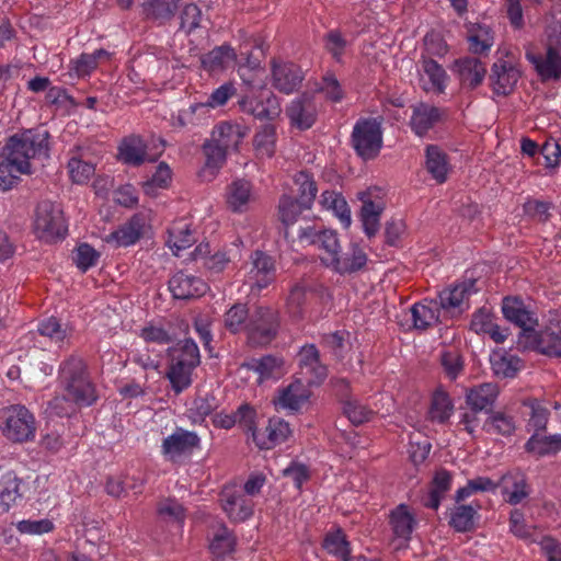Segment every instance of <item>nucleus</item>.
Returning <instances> with one entry per match:
<instances>
[{
  "label": "nucleus",
  "mask_w": 561,
  "mask_h": 561,
  "mask_svg": "<svg viewBox=\"0 0 561 561\" xmlns=\"http://www.w3.org/2000/svg\"><path fill=\"white\" fill-rule=\"evenodd\" d=\"M49 133L43 128L25 129L9 137L3 147L2 158H7L18 170L32 173L31 161L48 156Z\"/></svg>",
  "instance_id": "obj_1"
},
{
  "label": "nucleus",
  "mask_w": 561,
  "mask_h": 561,
  "mask_svg": "<svg viewBox=\"0 0 561 561\" xmlns=\"http://www.w3.org/2000/svg\"><path fill=\"white\" fill-rule=\"evenodd\" d=\"M59 378L65 400L79 407H89L96 401L95 387L81 357L72 355L65 360L60 365Z\"/></svg>",
  "instance_id": "obj_2"
},
{
  "label": "nucleus",
  "mask_w": 561,
  "mask_h": 561,
  "mask_svg": "<svg viewBox=\"0 0 561 561\" xmlns=\"http://www.w3.org/2000/svg\"><path fill=\"white\" fill-rule=\"evenodd\" d=\"M280 313L271 306H255L247 325V343L252 347H266L278 335Z\"/></svg>",
  "instance_id": "obj_3"
},
{
  "label": "nucleus",
  "mask_w": 561,
  "mask_h": 561,
  "mask_svg": "<svg viewBox=\"0 0 561 561\" xmlns=\"http://www.w3.org/2000/svg\"><path fill=\"white\" fill-rule=\"evenodd\" d=\"M67 224L59 205L50 201H42L37 204L33 231L35 236L47 243L64 239L67 234Z\"/></svg>",
  "instance_id": "obj_4"
},
{
  "label": "nucleus",
  "mask_w": 561,
  "mask_h": 561,
  "mask_svg": "<svg viewBox=\"0 0 561 561\" xmlns=\"http://www.w3.org/2000/svg\"><path fill=\"white\" fill-rule=\"evenodd\" d=\"M351 145L363 160L375 159L382 148V128L377 118H359L351 135Z\"/></svg>",
  "instance_id": "obj_5"
},
{
  "label": "nucleus",
  "mask_w": 561,
  "mask_h": 561,
  "mask_svg": "<svg viewBox=\"0 0 561 561\" xmlns=\"http://www.w3.org/2000/svg\"><path fill=\"white\" fill-rule=\"evenodd\" d=\"M3 434L14 443L33 440L36 432L34 415L20 404L10 405L2 411Z\"/></svg>",
  "instance_id": "obj_6"
},
{
  "label": "nucleus",
  "mask_w": 561,
  "mask_h": 561,
  "mask_svg": "<svg viewBox=\"0 0 561 561\" xmlns=\"http://www.w3.org/2000/svg\"><path fill=\"white\" fill-rule=\"evenodd\" d=\"M238 104L242 112L260 121H273L282 113L277 96L265 90L263 85H260L254 93H244Z\"/></svg>",
  "instance_id": "obj_7"
},
{
  "label": "nucleus",
  "mask_w": 561,
  "mask_h": 561,
  "mask_svg": "<svg viewBox=\"0 0 561 561\" xmlns=\"http://www.w3.org/2000/svg\"><path fill=\"white\" fill-rule=\"evenodd\" d=\"M520 71L514 56H501L491 67L490 85L494 94L506 96L513 92L518 80Z\"/></svg>",
  "instance_id": "obj_8"
},
{
  "label": "nucleus",
  "mask_w": 561,
  "mask_h": 561,
  "mask_svg": "<svg viewBox=\"0 0 561 561\" xmlns=\"http://www.w3.org/2000/svg\"><path fill=\"white\" fill-rule=\"evenodd\" d=\"M319 106L316 96L311 93H302L293 99L286 106L285 114L293 127L306 130L317 122Z\"/></svg>",
  "instance_id": "obj_9"
},
{
  "label": "nucleus",
  "mask_w": 561,
  "mask_h": 561,
  "mask_svg": "<svg viewBox=\"0 0 561 561\" xmlns=\"http://www.w3.org/2000/svg\"><path fill=\"white\" fill-rule=\"evenodd\" d=\"M473 287L474 280H465L439 291L436 300L440 312L447 317H455L467 310Z\"/></svg>",
  "instance_id": "obj_10"
},
{
  "label": "nucleus",
  "mask_w": 561,
  "mask_h": 561,
  "mask_svg": "<svg viewBox=\"0 0 561 561\" xmlns=\"http://www.w3.org/2000/svg\"><path fill=\"white\" fill-rule=\"evenodd\" d=\"M201 447V438L195 432L176 427V430L167 436L161 444V454L171 461L176 462L183 456L191 455L194 449Z\"/></svg>",
  "instance_id": "obj_11"
},
{
  "label": "nucleus",
  "mask_w": 561,
  "mask_h": 561,
  "mask_svg": "<svg viewBox=\"0 0 561 561\" xmlns=\"http://www.w3.org/2000/svg\"><path fill=\"white\" fill-rule=\"evenodd\" d=\"M299 375L309 386H320L328 377V367L320 357V352L314 344H306L297 354Z\"/></svg>",
  "instance_id": "obj_12"
},
{
  "label": "nucleus",
  "mask_w": 561,
  "mask_h": 561,
  "mask_svg": "<svg viewBox=\"0 0 561 561\" xmlns=\"http://www.w3.org/2000/svg\"><path fill=\"white\" fill-rule=\"evenodd\" d=\"M220 504L232 522H244L253 514L254 503L242 490L225 486L220 493Z\"/></svg>",
  "instance_id": "obj_13"
},
{
  "label": "nucleus",
  "mask_w": 561,
  "mask_h": 561,
  "mask_svg": "<svg viewBox=\"0 0 561 561\" xmlns=\"http://www.w3.org/2000/svg\"><path fill=\"white\" fill-rule=\"evenodd\" d=\"M502 312L507 321L519 327L524 333H533L538 325L537 314L519 297L503 298Z\"/></svg>",
  "instance_id": "obj_14"
},
{
  "label": "nucleus",
  "mask_w": 561,
  "mask_h": 561,
  "mask_svg": "<svg viewBox=\"0 0 561 561\" xmlns=\"http://www.w3.org/2000/svg\"><path fill=\"white\" fill-rule=\"evenodd\" d=\"M367 261L365 251L357 243H351L346 252L340 249L333 256L330 255L325 266L340 275H346L363 270Z\"/></svg>",
  "instance_id": "obj_15"
},
{
  "label": "nucleus",
  "mask_w": 561,
  "mask_h": 561,
  "mask_svg": "<svg viewBox=\"0 0 561 561\" xmlns=\"http://www.w3.org/2000/svg\"><path fill=\"white\" fill-rule=\"evenodd\" d=\"M310 386L301 379H296L288 386L278 391L273 400L277 410H287L291 412L299 411L306 405L311 397Z\"/></svg>",
  "instance_id": "obj_16"
},
{
  "label": "nucleus",
  "mask_w": 561,
  "mask_h": 561,
  "mask_svg": "<svg viewBox=\"0 0 561 561\" xmlns=\"http://www.w3.org/2000/svg\"><path fill=\"white\" fill-rule=\"evenodd\" d=\"M169 290L174 299L190 300L203 296L207 290V284L193 274L180 271L169 279Z\"/></svg>",
  "instance_id": "obj_17"
},
{
  "label": "nucleus",
  "mask_w": 561,
  "mask_h": 561,
  "mask_svg": "<svg viewBox=\"0 0 561 561\" xmlns=\"http://www.w3.org/2000/svg\"><path fill=\"white\" fill-rule=\"evenodd\" d=\"M299 238L308 244L318 247L323 265L329 262L330 255L333 256L339 252L341 247L336 231L330 229L317 230L313 227H307L300 230Z\"/></svg>",
  "instance_id": "obj_18"
},
{
  "label": "nucleus",
  "mask_w": 561,
  "mask_h": 561,
  "mask_svg": "<svg viewBox=\"0 0 561 561\" xmlns=\"http://www.w3.org/2000/svg\"><path fill=\"white\" fill-rule=\"evenodd\" d=\"M389 526L393 540L399 541L401 546L411 540L417 519L407 504H399L389 513Z\"/></svg>",
  "instance_id": "obj_19"
},
{
  "label": "nucleus",
  "mask_w": 561,
  "mask_h": 561,
  "mask_svg": "<svg viewBox=\"0 0 561 561\" xmlns=\"http://www.w3.org/2000/svg\"><path fill=\"white\" fill-rule=\"evenodd\" d=\"M304 80V72L293 62L272 61V85L279 92L290 94Z\"/></svg>",
  "instance_id": "obj_20"
},
{
  "label": "nucleus",
  "mask_w": 561,
  "mask_h": 561,
  "mask_svg": "<svg viewBox=\"0 0 561 561\" xmlns=\"http://www.w3.org/2000/svg\"><path fill=\"white\" fill-rule=\"evenodd\" d=\"M251 268L247 274V283L251 289L262 290L275 279V265L271 256L255 251L251 256Z\"/></svg>",
  "instance_id": "obj_21"
},
{
  "label": "nucleus",
  "mask_w": 561,
  "mask_h": 561,
  "mask_svg": "<svg viewBox=\"0 0 561 561\" xmlns=\"http://www.w3.org/2000/svg\"><path fill=\"white\" fill-rule=\"evenodd\" d=\"M497 483H500L499 488H501L504 501L511 505L520 504L531 492L527 477L520 471H511L503 474Z\"/></svg>",
  "instance_id": "obj_22"
},
{
  "label": "nucleus",
  "mask_w": 561,
  "mask_h": 561,
  "mask_svg": "<svg viewBox=\"0 0 561 561\" xmlns=\"http://www.w3.org/2000/svg\"><path fill=\"white\" fill-rule=\"evenodd\" d=\"M145 225V216L135 214L127 222L106 236L104 240L115 248L133 245L141 238Z\"/></svg>",
  "instance_id": "obj_23"
},
{
  "label": "nucleus",
  "mask_w": 561,
  "mask_h": 561,
  "mask_svg": "<svg viewBox=\"0 0 561 561\" xmlns=\"http://www.w3.org/2000/svg\"><path fill=\"white\" fill-rule=\"evenodd\" d=\"M526 58L542 81L561 78V53L559 50L547 48L546 55L529 50L526 53Z\"/></svg>",
  "instance_id": "obj_24"
},
{
  "label": "nucleus",
  "mask_w": 561,
  "mask_h": 561,
  "mask_svg": "<svg viewBox=\"0 0 561 561\" xmlns=\"http://www.w3.org/2000/svg\"><path fill=\"white\" fill-rule=\"evenodd\" d=\"M448 79L447 72L437 61L431 58H424L422 60L420 84L425 92L435 94L444 93Z\"/></svg>",
  "instance_id": "obj_25"
},
{
  "label": "nucleus",
  "mask_w": 561,
  "mask_h": 561,
  "mask_svg": "<svg viewBox=\"0 0 561 561\" xmlns=\"http://www.w3.org/2000/svg\"><path fill=\"white\" fill-rule=\"evenodd\" d=\"M454 71L457 73L460 83L469 89L479 87L486 75L485 65L476 57H465L454 62Z\"/></svg>",
  "instance_id": "obj_26"
},
{
  "label": "nucleus",
  "mask_w": 561,
  "mask_h": 561,
  "mask_svg": "<svg viewBox=\"0 0 561 561\" xmlns=\"http://www.w3.org/2000/svg\"><path fill=\"white\" fill-rule=\"evenodd\" d=\"M249 128L236 122H221L215 126L211 140L226 150H237Z\"/></svg>",
  "instance_id": "obj_27"
},
{
  "label": "nucleus",
  "mask_w": 561,
  "mask_h": 561,
  "mask_svg": "<svg viewBox=\"0 0 561 561\" xmlns=\"http://www.w3.org/2000/svg\"><path fill=\"white\" fill-rule=\"evenodd\" d=\"M443 117V111L427 103H419L413 106L410 125L417 136H424Z\"/></svg>",
  "instance_id": "obj_28"
},
{
  "label": "nucleus",
  "mask_w": 561,
  "mask_h": 561,
  "mask_svg": "<svg viewBox=\"0 0 561 561\" xmlns=\"http://www.w3.org/2000/svg\"><path fill=\"white\" fill-rule=\"evenodd\" d=\"M412 328L425 331L439 322L440 310L437 300L424 299L414 304L411 309Z\"/></svg>",
  "instance_id": "obj_29"
},
{
  "label": "nucleus",
  "mask_w": 561,
  "mask_h": 561,
  "mask_svg": "<svg viewBox=\"0 0 561 561\" xmlns=\"http://www.w3.org/2000/svg\"><path fill=\"white\" fill-rule=\"evenodd\" d=\"M254 201L252 185L245 180H236L227 186L226 203L228 208L234 213H244Z\"/></svg>",
  "instance_id": "obj_30"
},
{
  "label": "nucleus",
  "mask_w": 561,
  "mask_h": 561,
  "mask_svg": "<svg viewBox=\"0 0 561 561\" xmlns=\"http://www.w3.org/2000/svg\"><path fill=\"white\" fill-rule=\"evenodd\" d=\"M21 484L14 471L0 468V513H7L22 496Z\"/></svg>",
  "instance_id": "obj_31"
},
{
  "label": "nucleus",
  "mask_w": 561,
  "mask_h": 561,
  "mask_svg": "<svg viewBox=\"0 0 561 561\" xmlns=\"http://www.w3.org/2000/svg\"><path fill=\"white\" fill-rule=\"evenodd\" d=\"M196 241L191 225L185 219H180L168 229L167 245L174 255L179 256L180 252L190 248Z\"/></svg>",
  "instance_id": "obj_32"
},
{
  "label": "nucleus",
  "mask_w": 561,
  "mask_h": 561,
  "mask_svg": "<svg viewBox=\"0 0 561 561\" xmlns=\"http://www.w3.org/2000/svg\"><path fill=\"white\" fill-rule=\"evenodd\" d=\"M535 345L539 353L561 357V325L551 324L535 335Z\"/></svg>",
  "instance_id": "obj_33"
},
{
  "label": "nucleus",
  "mask_w": 561,
  "mask_h": 561,
  "mask_svg": "<svg viewBox=\"0 0 561 561\" xmlns=\"http://www.w3.org/2000/svg\"><path fill=\"white\" fill-rule=\"evenodd\" d=\"M111 54L103 49H96L91 54L83 53L77 58L70 60L69 72L70 77L85 78L89 77L99 65L101 59H108Z\"/></svg>",
  "instance_id": "obj_34"
},
{
  "label": "nucleus",
  "mask_w": 561,
  "mask_h": 561,
  "mask_svg": "<svg viewBox=\"0 0 561 561\" xmlns=\"http://www.w3.org/2000/svg\"><path fill=\"white\" fill-rule=\"evenodd\" d=\"M499 387L486 382L471 388L466 396V402L473 412H479L492 407L499 396Z\"/></svg>",
  "instance_id": "obj_35"
},
{
  "label": "nucleus",
  "mask_w": 561,
  "mask_h": 561,
  "mask_svg": "<svg viewBox=\"0 0 561 561\" xmlns=\"http://www.w3.org/2000/svg\"><path fill=\"white\" fill-rule=\"evenodd\" d=\"M425 167L432 178L439 184L446 182L449 164L446 153L437 146L431 145L425 151Z\"/></svg>",
  "instance_id": "obj_36"
},
{
  "label": "nucleus",
  "mask_w": 561,
  "mask_h": 561,
  "mask_svg": "<svg viewBox=\"0 0 561 561\" xmlns=\"http://www.w3.org/2000/svg\"><path fill=\"white\" fill-rule=\"evenodd\" d=\"M482 428L490 435L508 437L516 430V421L512 414L505 411H494L486 417Z\"/></svg>",
  "instance_id": "obj_37"
},
{
  "label": "nucleus",
  "mask_w": 561,
  "mask_h": 561,
  "mask_svg": "<svg viewBox=\"0 0 561 561\" xmlns=\"http://www.w3.org/2000/svg\"><path fill=\"white\" fill-rule=\"evenodd\" d=\"M525 450L537 457L554 455L561 450V434L542 436L534 433L526 442Z\"/></svg>",
  "instance_id": "obj_38"
},
{
  "label": "nucleus",
  "mask_w": 561,
  "mask_h": 561,
  "mask_svg": "<svg viewBox=\"0 0 561 561\" xmlns=\"http://www.w3.org/2000/svg\"><path fill=\"white\" fill-rule=\"evenodd\" d=\"M451 481L453 476L447 470H438L434 476L428 494L423 500V505L432 510H437L446 492L449 491Z\"/></svg>",
  "instance_id": "obj_39"
},
{
  "label": "nucleus",
  "mask_w": 561,
  "mask_h": 561,
  "mask_svg": "<svg viewBox=\"0 0 561 561\" xmlns=\"http://www.w3.org/2000/svg\"><path fill=\"white\" fill-rule=\"evenodd\" d=\"M180 0H147L142 3V12L146 19L164 24L170 21Z\"/></svg>",
  "instance_id": "obj_40"
},
{
  "label": "nucleus",
  "mask_w": 561,
  "mask_h": 561,
  "mask_svg": "<svg viewBox=\"0 0 561 561\" xmlns=\"http://www.w3.org/2000/svg\"><path fill=\"white\" fill-rule=\"evenodd\" d=\"M234 87L231 83H225L217 88L207 99L206 102L192 104L187 111L183 112V116L194 115L196 113L206 114L209 108L225 105L233 95Z\"/></svg>",
  "instance_id": "obj_41"
},
{
  "label": "nucleus",
  "mask_w": 561,
  "mask_h": 561,
  "mask_svg": "<svg viewBox=\"0 0 561 561\" xmlns=\"http://www.w3.org/2000/svg\"><path fill=\"white\" fill-rule=\"evenodd\" d=\"M237 54L229 45L215 47L202 57V65L209 71L224 70L234 64Z\"/></svg>",
  "instance_id": "obj_42"
},
{
  "label": "nucleus",
  "mask_w": 561,
  "mask_h": 561,
  "mask_svg": "<svg viewBox=\"0 0 561 561\" xmlns=\"http://www.w3.org/2000/svg\"><path fill=\"white\" fill-rule=\"evenodd\" d=\"M491 365L494 374L502 378H513L523 368L522 359L508 352H494Z\"/></svg>",
  "instance_id": "obj_43"
},
{
  "label": "nucleus",
  "mask_w": 561,
  "mask_h": 561,
  "mask_svg": "<svg viewBox=\"0 0 561 561\" xmlns=\"http://www.w3.org/2000/svg\"><path fill=\"white\" fill-rule=\"evenodd\" d=\"M70 153L68 171L72 182L77 184L87 183L94 175V164L83 160V153L80 147L75 148Z\"/></svg>",
  "instance_id": "obj_44"
},
{
  "label": "nucleus",
  "mask_w": 561,
  "mask_h": 561,
  "mask_svg": "<svg viewBox=\"0 0 561 561\" xmlns=\"http://www.w3.org/2000/svg\"><path fill=\"white\" fill-rule=\"evenodd\" d=\"M320 204L324 209L331 210L345 228L350 227L351 210L341 193L324 191L320 196Z\"/></svg>",
  "instance_id": "obj_45"
},
{
  "label": "nucleus",
  "mask_w": 561,
  "mask_h": 561,
  "mask_svg": "<svg viewBox=\"0 0 561 561\" xmlns=\"http://www.w3.org/2000/svg\"><path fill=\"white\" fill-rule=\"evenodd\" d=\"M480 505L474 508L471 505L455 506L450 513L449 525L458 533H468L474 528V520Z\"/></svg>",
  "instance_id": "obj_46"
},
{
  "label": "nucleus",
  "mask_w": 561,
  "mask_h": 561,
  "mask_svg": "<svg viewBox=\"0 0 561 561\" xmlns=\"http://www.w3.org/2000/svg\"><path fill=\"white\" fill-rule=\"evenodd\" d=\"M121 159L128 164L139 165L146 159L144 141L139 137L125 138L118 147Z\"/></svg>",
  "instance_id": "obj_47"
},
{
  "label": "nucleus",
  "mask_w": 561,
  "mask_h": 561,
  "mask_svg": "<svg viewBox=\"0 0 561 561\" xmlns=\"http://www.w3.org/2000/svg\"><path fill=\"white\" fill-rule=\"evenodd\" d=\"M251 310L243 304L233 305L224 317L225 328L231 333L247 332Z\"/></svg>",
  "instance_id": "obj_48"
},
{
  "label": "nucleus",
  "mask_w": 561,
  "mask_h": 561,
  "mask_svg": "<svg viewBox=\"0 0 561 561\" xmlns=\"http://www.w3.org/2000/svg\"><path fill=\"white\" fill-rule=\"evenodd\" d=\"M37 335L48 339L51 344L61 347L69 334L67 328L58 319L50 317L38 324Z\"/></svg>",
  "instance_id": "obj_49"
},
{
  "label": "nucleus",
  "mask_w": 561,
  "mask_h": 561,
  "mask_svg": "<svg viewBox=\"0 0 561 561\" xmlns=\"http://www.w3.org/2000/svg\"><path fill=\"white\" fill-rule=\"evenodd\" d=\"M468 42L473 54H482L493 46L494 37L489 26L477 24L469 30Z\"/></svg>",
  "instance_id": "obj_50"
},
{
  "label": "nucleus",
  "mask_w": 561,
  "mask_h": 561,
  "mask_svg": "<svg viewBox=\"0 0 561 561\" xmlns=\"http://www.w3.org/2000/svg\"><path fill=\"white\" fill-rule=\"evenodd\" d=\"M234 547L236 538L233 534L225 525H220L209 543L210 552L216 558H225L233 552Z\"/></svg>",
  "instance_id": "obj_51"
},
{
  "label": "nucleus",
  "mask_w": 561,
  "mask_h": 561,
  "mask_svg": "<svg viewBox=\"0 0 561 561\" xmlns=\"http://www.w3.org/2000/svg\"><path fill=\"white\" fill-rule=\"evenodd\" d=\"M500 483L489 477H477L467 482L462 488H459L455 493V501L460 503L478 492H495Z\"/></svg>",
  "instance_id": "obj_52"
},
{
  "label": "nucleus",
  "mask_w": 561,
  "mask_h": 561,
  "mask_svg": "<svg viewBox=\"0 0 561 561\" xmlns=\"http://www.w3.org/2000/svg\"><path fill=\"white\" fill-rule=\"evenodd\" d=\"M283 364L284 362L282 358L273 355H265L259 359H252L247 364V366L249 369L257 373L259 380L263 381L279 374Z\"/></svg>",
  "instance_id": "obj_53"
},
{
  "label": "nucleus",
  "mask_w": 561,
  "mask_h": 561,
  "mask_svg": "<svg viewBox=\"0 0 561 561\" xmlns=\"http://www.w3.org/2000/svg\"><path fill=\"white\" fill-rule=\"evenodd\" d=\"M294 182L298 186V198L304 207L311 208L313 201L317 196V184L308 172L300 171L295 178Z\"/></svg>",
  "instance_id": "obj_54"
},
{
  "label": "nucleus",
  "mask_w": 561,
  "mask_h": 561,
  "mask_svg": "<svg viewBox=\"0 0 561 561\" xmlns=\"http://www.w3.org/2000/svg\"><path fill=\"white\" fill-rule=\"evenodd\" d=\"M194 369L195 367L184 366L183 362H171L167 376L176 393L191 386Z\"/></svg>",
  "instance_id": "obj_55"
},
{
  "label": "nucleus",
  "mask_w": 561,
  "mask_h": 561,
  "mask_svg": "<svg viewBox=\"0 0 561 561\" xmlns=\"http://www.w3.org/2000/svg\"><path fill=\"white\" fill-rule=\"evenodd\" d=\"M171 362H183L184 366L196 368L201 363L196 343L191 339L180 342L173 351Z\"/></svg>",
  "instance_id": "obj_56"
},
{
  "label": "nucleus",
  "mask_w": 561,
  "mask_h": 561,
  "mask_svg": "<svg viewBox=\"0 0 561 561\" xmlns=\"http://www.w3.org/2000/svg\"><path fill=\"white\" fill-rule=\"evenodd\" d=\"M453 412V403L449 396L442 390L434 392L432 398V404L430 409V416L432 421L438 423L446 422Z\"/></svg>",
  "instance_id": "obj_57"
},
{
  "label": "nucleus",
  "mask_w": 561,
  "mask_h": 561,
  "mask_svg": "<svg viewBox=\"0 0 561 561\" xmlns=\"http://www.w3.org/2000/svg\"><path fill=\"white\" fill-rule=\"evenodd\" d=\"M254 147L257 154L272 157L275 152L276 129L273 125H264L254 136Z\"/></svg>",
  "instance_id": "obj_58"
},
{
  "label": "nucleus",
  "mask_w": 561,
  "mask_h": 561,
  "mask_svg": "<svg viewBox=\"0 0 561 561\" xmlns=\"http://www.w3.org/2000/svg\"><path fill=\"white\" fill-rule=\"evenodd\" d=\"M308 209L300 204V201L288 195H284L279 199L278 215L282 222L286 226L296 222L300 214Z\"/></svg>",
  "instance_id": "obj_59"
},
{
  "label": "nucleus",
  "mask_w": 561,
  "mask_h": 561,
  "mask_svg": "<svg viewBox=\"0 0 561 561\" xmlns=\"http://www.w3.org/2000/svg\"><path fill=\"white\" fill-rule=\"evenodd\" d=\"M524 405L530 409L528 428L534 430L535 433L545 431L549 420V410L536 399L524 401Z\"/></svg>",
  "instance_id": "obj_60"
},
{
  "label": "nucleus",
  "mask_w": 561,
  "mask_h": 561,
  "mask_svg": "<svg viewBox=\"0 0 561 561\" xmlns=\"http://www.w3.org/2000/svg\"><path fill=\"white\" fill-rule=\"evenodd\" d=\"M323 547L330 554L341 560L351 553L350 542L341 529L329 533L324 538Z\"/></svg>",
  "instance_id": "obj_61"
},
{
  "label": "nucleus",
  "mask_w": 561,
  "mask_h": 561,
  "mask_svg": "<svg viewBox=\"0 0 561 561\" xmlns=\"http://www.w3.org/2000/svg\"><path fill=\"white\" fill-rule=\"evenodd\" d=\"M171 182V169L164 162H161L154 172V174L146 181L142 185L144 192L147 195H156L157 190H163L169 186Z\"/></svg>",
  "instance_id": "obj_62"
},
{
  "label": "nucleus",
  "mask_w": 561,
  "mask_h": 561,
  "mask_svg": "<svg viewBox=\"0 0 561 561\" xmlns=\"http://www.w3.org/2000/svg\"><path fill=\"white\" fill-rule=\"evenodd\" d=\"M270 431V438L267 440L260 439L262 445H278L284 443L291 434L290 425L288 422L273 417L267 423Z\"/></svg>",
  "instance_id": "obj_63"
},
{
  "label": "nucleus",
  "mask_w": 561,
  "mask_h": 561,
  "mask_svg": "<svg viewBox=\"0 0 561 561\" xmlns=\"http://www.w3.org/2000/svg\"><path fill=\"white\" fill-rule=\"evenodd\" d=\"M440 364L445 375L455 380L463 370V362L459 352L455 348L445 350L440 354Z\"/></svg>",
  "instance_id": "obj_64"
}]
</instances>
